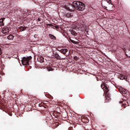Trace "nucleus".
<instances>
[{
	"label": "nucleus",
	"instance_id": "f257e3e1",
	"mask_svg": "<svg viewBox=\"0 0 130 130\" xmlns=\"http://www.w3.org/2000/svg\"><path fill=\"white\" fill-rule=\"evenodd\" d=\"M101 87L104 91V92L105 93V100H106L105 102H107L111 99L110 94L108 92L109 90L107 87V84H106V83H104L103 84H102Z\"/></svg>",
	"mask_w": 130,
	"mask_h": 130
},
{
	"label": "nucleus",
	"instance_id": "f03ea898",
	"mask_svg": "<svg viewBox=\"0 0 130 130\" xmlns=\"http://www.w3.org/2000/svg\"><path fill=\"white\" fill-rule=\"evenodd\" d=\"M74 8H75L79 11H82L84 9L85 5L79 1H75L73 3Z\"/></svg>",
	"mask_w": 130,
	"mask_h": 130
},
{
	"label": "nucleus",
	"instance_id": "7ed1b4c3",
	"mask_svg": "<svg viewBox=\"0 0 130 130\" xmlns=\"http://www.w3.org/2000/svg\"><path fill=\"white\" fill-rule=\"evenodd\" d=\"M31 58V56H29L27 58L24 57L21 60L22 64L24 65L28 64L29 61Z\"/></svg>",
	"mask_w": 130,
	"mask_h": 130
},
{
	"label": "nucleus",
	"instance_id": "20e7f679",
	"mask_svg": "<svg viewBox=\"0 0 130 130\" xmlns=\"http://www.w3.org/2000/svg\"><path fill=\"white\" fill-rule=\"evenodd\" d=\"M10 28L9 27H7L3 28L1 30V32L3 34H5L8 33L10 30Z\"/></svg>",
	"mask_w": 130,
	"mask_h": 130
},
{
	"label": "nucleus",
	"instance_id": "39448f33",
	"mask_svg": "<svg viewBox=\"0 0 130 130\" xmlns=\"http://www.w3.org/2000/svg\"><path fill=\"white\" fill-rule=\"evenodd\" d=\"M65 8L66 9L71 10L74 8V7L71 4H68L65 6Z\"/></svg>",
	"mask_w": 130,
	"mask_h": 130
},
{
	"label": "nucleus",
	"instance_id": "423d86ee",
	"mask_svg": "<svg viewBox=\"0 0 130 130\" xmlns=\"http://www.w3.org/2000/svg\"><path fill=\"white\" fill-rule=\"evenodd\" d=\"M119 78L121 80L124 79L125 80H128V78L126 76H124L122 75H121L119 76Z\"/></svg>",
	"mask_w": 130,
	"mask_h": 130
},
{
	"label": "nucleus",
	"instance_id": "0eeeda50",
	"mask_svg": "<svg viewBox=\"0 0 130 130\" xmlns=\"http://www.w3.org/2000/svg\"><path fill=\"white\" fill-rule=\"evenodd\" d=\"M52 114L56 118H58L60 116V113L56 111H54Z\"/></svg>",
	"mask_w": 130,
	"mask_h": 130
},
{
	"label": "nucleus",
	"instance_id": "6e6552de",
	"mask_svg": "<svg viewBox=\"0 0 130 130\" xmlns=\"http://www.w3.org/2000/svg\"><path fill=\"white\" fill-rule=\"evenodd\" d=\"M71 12V11H70V12H66V15L67 17L69 18L72 17L73 16Z\"/></svg>",
	"mask_w": 130,
	"mask_h": 130
},
{
	"label": "nucleus",
	"instance_id": "1a4fd4ad",
	"mask_svg": "<svg viewBox=\"0 0 130 130\" xmlns=\"http://www.w3.org/2000/svg\"><path fill=\"white\" fill-rule=\"evenodd\" d=\"M120 92L121 94H125L126 92V91L124 89L122 88V89H120Z\"/></svg>",
	"mask_w": 130,
	"mask_h": 130
},
{
	"label": "nucleus",
	"instance_id": "9d476101",
	"mask_svg": "<svg viewBox=\"0 0 130 130\" xmlns=\"http://www.w3.org/2000/svg\"><path fill=\"white\" fill-rule=\"evenodd\" d=\"M38 59V61L40 63H42L44 61V58L42 57H39Z\"/></svg>",
	"mask_w": 130,
	"mask_h": 130
},
{
	"label": "nucleus",
	"instance_id": "9b49d317",
	"mask_svg": "<svg viewBox=\"0 0 130 130\" xmlns=\"http://www.w3.org/2000/svg\"><path fill=\"white\" fill-rule=\"evenodd\" d=\"M13 38V36L12 35H10L7 37V39L9 40H12Z\"/></svg>",
	"mask_w": 130,
	"mask_h": 130
},
{
	"label": "nucleus",
	"instance_id": "f8f14e48",
	"mask_svg": "<svg viewBox=\"0 0 130 130\" xmlns=\"http://www.w3.org/2000/svg\"><path fill=\"white\" fill-rule=\"evenodd\" d=\"M5 18H3L2 19H0V25H4L3 23V21L5 19Z\"/></svg>",
	"mask_w": 130,
	"mask_h": 130
},
{
	"label": "nucleus",
	"instance_id": "ddd939ff",
	"mask_svg": "<svg viewBox=\"0 0 130 130\" xmlns=\"http://www.w3.org/2000/svg\"><path fill=\"white\" fill-rule=\"evenodd\" d=\"M68 50L67 49H63L61 50V52L63 54H64L68 51Z\"/></svg>",
	"mask_w": 130,
	"mask_h": 130
},
{
	"label": "nucleus",
	"instance_id": "4468645a",
	"mask_svg": "<svg viewBox=\"0 0 130 130\" xmlns=\"http://www.w3.org/2000/svg\"><path fill=\"white\" fill-rule=\"evenodd\" d=\"M44 105V103L43 102H42L41 103L39 104V107H41L42 106H43L44 108H45L46 107H45V106Z\"/></svg>",
	"mask_w": 130,
	"mask_h": 130
},
{
	"label": "nucleus",
	"instance_id": "2eb2a0df",
	"mask_svg": "<svg viewBox=\"0 0 130 130\" xmlns=\"http://www.w3.org/2000/svg\"><path fill=\"white\" fill-rule=\"evenodd\" d=\"M54 56L57 58H58L59 57V56L57 53H55L54 54Z\"/></svg>",
	"mask_w": 130,
	"mask_h": 130
},
{
	"label": "nucleus",
	"instance_id": "dca6fc26",
	"mask_svg": "<svg viewBox=\"0 0 130 130\" xmlns=\"http://www.w3.org/2000/svg\"><path fill=\"white\" fill-rule=\"evenodd\" d=\"M49 36H50V37L52 39H53L54 40H55L56 39V37L55 36H54L53 35H49Z\"/></svg>",
	"mask_w": 130,
	"mask_h": 130
},
{
	"label": "nucleus",
	"instance_id": "f3484780",
	"mask_svg": "<svg viewBox=\"0 0 130 130\" xmlns=\"http://www.w3.org/2000/svg\"><path fill=\"white\" fill-rule=\"evenodd\" d=\"M70 41L71 42H72L73 43H74V44H76L77 43V42L76 41H75L74 40H72L70 39Z\"/></svg>",
	"mask_w": 130,
	"mask_h": 130
},
{
	"label": "nucleus",
	"instance_id": "a211bd4d",
	"mask_svg": "<svg viewBox=\"0 0 130 130\" xmlns=\"http://www.w3.org/2000/svg\"><path fill=\"white\" fill-rule=\"evenodd\" d=\"M114 84H113V83H112V84L114 85L115 86V87L116 88H118V87H119L120 86L119 85H117L115 83V82H112Z\"/></svg>",
	"mask_w": 130,
	"mask_h": 130
},
{
	"label": "nucleus",
	"instance_id": "6ab92c4d",
	"mask_svg": "<svg viewBox=\"0 0 130 130\" xmlns=\"http://www.w3.org/2000/svg\"><path fill=\"white\" fill-rule=\"evenodd\" d=\"M47 70L48 71H52L53 70V69L51 68H47Z\"/></svg>",
	"mask_w": 130,
	"mask_h": 130
},
{
	"label": "nucleus",
	"instance_id": "aec40b11",
	"mask_svg": "<svg viewBox=\"0 0 130 130\" xmlns=\"http://www.w3.org/2000/svg\"><path fill=\"white\" fill-rule=\"evenodd\" d=\"M68 130H73V129L72 127H70L69 128Z\"/></svg>",
	"mask_w": 130,
	"mask_h": 130
},
{
	"label": "nucleus",
	"instance_id": "412c9836",
	"mask_svg": "<svg viewBox=\"0 0 130 130\" xmlns=\"http://www.w3.org/2000/svg\"><path fill=\"white\" fill-rule=\"evenodd\" d=\"M47 25L50 26H53V24H46Z\"/></svg>",
	"mask_w": 130,
	"mask_h": 130
},
{
	"label": "nucleus",
	"instance_id": "4be33fe9",
	"mask_svg": "<svg viewBox=\"0 0 130 130\" xmlns=\"http://www.w3.org/2000/svg\"><path fill=\"white\" fill-rule=\"evenodd\" d=\"M74 59L76 60H77L78 59V58L76 57H74Z\"/></svg>",
	"mask_w": 130,
	"mask_h": 130
},
{
	"label": "nucleus",
	"instance_id": "5701e85b",
	"mask_svg": "<svg viewBox=\"0 0 130 130\" xmlns=\"http://www.w3.org/2000/svg\"><path fill=\"white\" fill-rule=\"evenodd\" d=\"M72 34L75 36L76 35V33L75 32H74L73 34L72 33Z\"/></svg>",
	"mask_w": 130,
	"mask_h": 130
},
{
	"label": "nucleus",
	"instance_id": "b1692460",
	"mask_svg": "<svg viewBox=\"0 0 130 130\" xmlns=\"http://www.w3.org/2000/svg\"><path fill=\"white\" fill-rule=\"evenodd\" d=\"M55 28L57 29L58 28V26H55Z\"/></svg>",
	"mask_w": 130,
	"mask_h": 130
},
{
	"label": "nucleus",
	"instance_id": "393cba45",
	"mask_svg": "<svg viewBox=\"0 0 130 130\" xmlns=\"http://www.w3.org/2000/svg\"><path fill=\"white\" fill-rule=\"evenodd\" d=\"M122 102V101H119V103H121Z\"/></svg>",
	"mask_w": 130,
	"mask_h": 130
},
{
	"label": "nucleus",
	"instance_id": "a878e982",
	"mask_svg": "<svg viewBox=\"0 0 130 130\" xmlns=\"http://www.w3.org/2000/svg\"><path fill=\"white\" fill-rule=\"evenodd\" d=\"M38 21H40V19L39 18H38Z\"/></svg>",
	"mask_w": 130,
	"mask_h": 130
}]
</instances>
